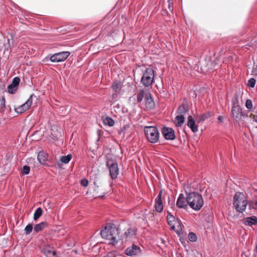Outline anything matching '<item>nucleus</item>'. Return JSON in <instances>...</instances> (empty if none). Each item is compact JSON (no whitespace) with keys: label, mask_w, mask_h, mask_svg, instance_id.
Masks as SVG:
<instances>
[{"label":"nucleus","mask_w":257,"mask_h":257,"mask_svg":"<svg viewBox=\"0 0 257 257\" xmlns=\"http://www.w3.org/2000/svg\"><path fill=\"white\" fill-rule=\"evenodd\" d=\"M119 231L114 226V224H109L100 231V234L103 238L109 240V244L112 245H115L119 239Z\"/></svg>","instance_id":"nucleus-1"},{"label":"nucleus","mask_w":257,"mask_h":257,"mask_svg":"<svg viewBox=\"0 0 257 257\" xmlns=\"http://www.w3.org/2000/svg\"><path fill=\"white\" fill-rule=\"evenodd\" d=\"M233 205L238 212H244L248 205V201L245 195L240 192H236L233 198Z\"/></svg>","instance_id":"nucleus-2"},{"label":"nucleus","mask_w":257,"mask_h":257,"mask_svg":"<svg viewBox=\"0 0 257 257\" xmlns=\"http://www.w3.org/2000/svg\"><path fill=\"white\" fill-rule=\"evenodd\" d=\"M187 201L189 206L196 211L199 210L204 204V201L201 195L195 192L187 194Z\"/></svg>","instance_id":"nucleus-3"},{"label":"nucleus","mask_w":257,"mask_h":257,"mask_svg":"<svg viewBox=\"0 0 257 257\" xmlns=\"http://www.w3.org/2000/svg\"><path fill=\"white\" fill-rule=\"evenodd\" d=\"M144 132L146 138L149 142L155 144L159 141L160 133L155 126H146L144 127Z\"/></svg>","instance_id":"nucleus-4"},{"label":"nucleus","mask_w":257,"mask_h":257,"mask_svg":"<svg viewBox=\"0 0 257 257\" xmlns=\"http://www.w3.org/2000/svg\"><path fill=\"white\" fill-rule=\"evenodd\" d=\"M155 71L151 67L147 68L143 73L141 83L145 87H149L153 82Z\"/></svg>","instance_id":"nucleus-5"},{"label":"nucleus","mask_w":257,"mask_h":257,"mask_svg":"<svg viewBox=\"0 0 257 257\" xmlns=\"http://www.w3.org/2000/svg\"><path fill=\"white\" fill-rule=\"evenodd\" d=\"M106 166L109 169L111 178L113 180L115 179L119 174V169L117 162L115 161L108 160L106 162Z\"/></svg>","instance_id":"nucleus-6"},{"label":"nucleus","mask_w":257,"mask_h":257,"mask_svg":"<svg viewBox=\"0 0 257 257\" xmlns=\"http://www.w3.org/2000/svg\"><path fill=\"white\" fill-rule=\"evenodd\" d=\"M69 55L70 52L69 51H63L50 56L49 59L52 62H61L64 61Z\"/></svg>","instance_id":"nucleus-7"},{"label":"nucleus","mask_w":257,"mask_h":257,"mask_svg":"<svg viewBox=\"0 0 257 257\" xmlns=\"http://www.w3.org/2000/svg\"><path fill=\"white\" fill-rule=\"evenodd\" d=\"M231 114L233 119L236 121L240 120L243 116L242 109L237 102L233 101V102L231 108Z\"/></svg>","instance_id":"nucleus-8"},{"label":"nucleus","mask_w":257,"mask_h":257,"mask_svg":"<svg viewBox=\"0 0 257 257\" xmlns=\"http://www.w3.org/2000/svg\"><path fill=\"white\" fill-rule=\"evenodd\" d=\"M168 223L170 227L175 231L178 230L180 228V223L178 219L175 216L172 215L169 212H168L167 216Z\"/></svg>","instance_id":"nucleus-9"},{"label":"nucleus","mask_w":257,"mask_h":257,"mask_svg":"<svg viewBox=\"0 0 257 257\" xmlns=\"http://www.w3.org/2000/svg\"><path fill=\"white\" fill-rule=\"evenodd\" d=\"M33 95H31L27 101L20 106L15 108L17 113L21 114L27 110L31 106L33 101Z\"/></svg>","instance_id":"nucleus-10"},{"label":"nucleus","mask_w":257,"mask_h":257,"mask_svg":"<svg viewBox=\"0 0 257 257\" xmlns=\"http://www.w3.org/2000/svg\"><path fill=\"white\" fill-rule=\"evenodd\" d=\"M162 134L167 140H173L175 139L174 131L171 127H163L162 129Z\"/></svg>","instance_id":"nucleus-11"},{"label":"nucleus","mask_w":257,"mask_h":257,"mask_svg":"<svg viewBox=\"0 0 257 257\" xmlns=\"http://www.w3.org/2000/svg\"><path fill=\"white\" fill-rule=\"evenodd\" d=\"M125 253L129 256L139 255L141 254V249L137 245L133 244L126 249Z\"/></svg>","instance_id":"nucleus-12"},{"label":"nucleus","mask_w":257,"mask_h":257,"mask_svg":"<svg viewBox=\"0 0 257 257\" xmlns=\"http://www.w3.org/2000/svg\"><path fill=\"white\" fill-rule=\"evenodd\" d=\"M20 82V79L18 77H15L12 83L8 87V91L11 94H15L18 88Z\"/></svg>","instance_id":"nucleus-13"},{"label":"nucleus","mask_w":257,"mask_h":257,"mask_svg":"<svg viewBox=\"0 0 257 257\" xmlns=\"http://www.w3.org/2000/svg\"><path fill=\"white\" fill-rule=\"evenodd\" d=\"M176 204L178 208L187 209L188 205H189L187 201V197H185L183 194H180L177 200Z\"/></svg>","instance_id":"nucleus-14"},{"label":"nucleus","mask_w":257,"mask_h":257,"mask_svg":"<svg viewBox=\"0 0 257 257\" xmlns=\"http://www.w3.org/2000/svg\"><path fill=\"white\" fill-rule=\"evenodd\" d=\"M162 191H160L155 200V203L154 207L155 208L156 211L159 213L162 212L164 208L163 201L162 200Z\"/></svg>","instance_id":"nucleus-15"},{"label":"nucleus","mask_w":257,"mask_h":257,"mask_svg":"<svg viewBox=\"0 0 257 257\" xmlns=\"http://www.w3.org/2000/svg\"><path fill=\"white\" fill-rule=\"evenodd\" d=\"M145 106L148 109H152L155 107V103L150 93L147 92L145 98Z\"/></svg>","instance_id":"nucleus-16"},{"label":"nucleus","mask_w":257,"mask_h":257,"mask_svg":"<svg viewBox=\"0 0 257 257\" xmlns=\"http://www.w3.org/2000/svg\"><path fill=\"white\" fill-rule=\"evenodd\" d=\"M42 251L47 257H55L56 251L50 245H46L42 250Z\"/></svg>","instance_id":"nucleus-17"},{"label":"nucleus","mask_w":257,"mask_h":257,"mask_svg":"<svg viewBox=\"0 0 257 257\" xmlns=\"http://www.w3.org/2000/svg\"><path fill=\"white\" fill-rule=\"evenodd\" d=\"M242 222L245 225L252 226L257 224V217L255 216L247 217L242 219Z\"/></svg>","instance_id":"nucleus-18"},{"label":"nucleus","mask_w":257,"mask_h":257,"mask_svg":"<svg viewBox=\"0 0 257 257\" xmlns=\"http://www.w3.org/2000/svg\"><path fill=\"white\" fill-rule=\"evenodd\" d=\"M188 122L187 125L188 126L191 128L192 131L193 133H196L198 131V126L196 124V122L195 120L193 119L191 115H190L188 117Z\"/></svg>","instance_id":"nucleus-19"},{"label":"nucleus","mask_w":257,"mask_h":257,"mask_svg":"<svg viewBox=\"0 0 257 257\" xmlns=\"http://www.w3.org/2000/svg\"><path fill=\"white\" fill-rule=\"evenodd\" d=\"M147 91H145L143 89H140L136 94L137 102L139 103L142 101L144 97L145 98L146 93Z\"/></svg>","instance_id":"nucleus-20"},{"label":"nucleus","mask_w":257,"mask_h":257,"mask_svg":"<svg viewBox=\"0 0 257 257\" xmlns=\"http://www.w3.org/2000/svg\"><path fill=\"white\" fill-rule=\"evenodd\" d=\"M37 159L41 164H44L47 159V157L44 152H40L38 154Z\"/></svg>","instance_id":"nucleus-21"},{"label":"nucleus","mask_w":257,"mask_h":257,"mask_svg":"<svg viewBox=\"0 0 257 257\" xmlns=\"http://www.w3.org/2000/svg\"><path fill=\"white\" fill-rule=\"evenodd\" d=\"M184 117L183 115H178L175 117V121L176 125L178 126H180L184 122Z\"/></svg>","instance_id":"nucleus-22"},{"label":"nucleus","mask_w":257,"mask_h":257,"mask_svg":"<svg viewBox=\"0 0 257 257\" xmlns=\"http://www.w3.org/2000/svg\"><path fill=\"white\" fill-rule=\"evenodd\" d=\"M211 116V112H207L204 114L199 115L198 117L197 121L198 122H202L206 120L207 118L210 117Z\"/></svg>","instance_id":"nucleus-23"},{"label":"nucleus","mask_w":257,"mask_h":257,"mask_svg":"<svg viewBox=\"0 0 257 257\" xmlns=\"http://www.w3.org/2000/svg\"><path fill=\"white\" fill-rule=\"evenodd\" d=\"M136 230L135 228H129L125 232L124 235L126 238H130L136 235Z\"/></svg>","instance_id":"nucleus-24"},{"label":"nucleus","mask_w":257,"mask_h":257,"mask_svg":"<svg viewBox=\"0 0 257 257\" xmlns=\"http://www.w3.org/2000/svg\"><path fill=\"white\" fill-rule=\"evenodd\" d=\"M111 88L112 89L113 91H114V93H113V95H116L119 93L121 89V87L117 82H115L112 84Z\"/></svg>","instance_id":"nucleus-25"},{"label":"nucleus","mask_w":257,"mask_h":257,"mask_svg":"<svg viewBox=\"0 0 257 257\" xmlns=\"http://www.w3.org/2000/svg\"><path fill=\"white\" fill-rule=\"evenodd\" d=\"M46 222H42L39 224H37L34 226V230L36 232H38L41 231L43 229L45 228L46 226Z\"/></svg>","instance_id":"nucleus-26"},{"label":"nucleus","mask_w":257,"mask_h":257,"mask_svg":"<svg viewBox=\"0 0 257 257\" xmlns=\"http://www.w3.org/2000/svg\"><path fill=\"white\" fill-rule=\"evenodd\" d=\"M188 110L187 107L184 104L180 105L177 110V112L179 115H184Z\"/></svg>","instance_id":"nucleus-27"},{"label":"nucleus","mask_w":257,"mask_h":257,"mask_svg":"<svg viewBox=\"0 0 257 257\" xmlns=\"http://www.w3.org/2000/svg\"><path fill=\"white\" fill-rule=\"evenodd\" d=\"M248 206L250 210H257V200H252L248 202Z\"/></svg>","instance_id":"nucleus-28"},{"label":"nucleus","mask_w":257,"mask_h":257,"mask_svg":"<svg viewBox=\"0 0 257 257\" xmlns=\"http://www.w3.org/2000/svg\"><path fill=\"white\" fill-rule=\"evenodd\" d=\"M103 122L104 124L108 125L110 126H113L114 123V121L112 118L109 117H106L103 119Z\"/></svg>","instance_id":"nucleus-29"},{"label":"nucleus","mask_w":257,"mask_h":257,"mask_svg":"<svg viewBox=\"0 0 257 257\" xmlns=\"http://www.w3.org/2000/svg\"><path fill=\"white\" fill-rule=\"evenodd\" d=\"M43 210L41 208H38L34 212V219L37 220L42 214Z\"/></svg>","instance_id":"nucleus-30"},{"label":"nucleus","mask_w":257,"mask_h":257,"mask_svg":"<svg viewBox=\"0 0 257 257\" xmlns=\"http://www.w3.org/2000/svg\"><path fill=\"white\" fill-rule=\"evenodd\" d=\"M71 155H68L67 156H62L60 161L64 164H67L71 160Z\"/></svg>","instance_id":"nucleus-31"},{"label":"nucleus","mask_w":257,"mask_h":257,"mask_svg":"<svg viewBox=\"0 0 257 257\" xmlns=\"http://www.w3.org/2000/svg\"><path fill=\"white\" fill-rule=\"evenodd\" d=\"M33 230V225L32 224H29L27 225L24 229L25 233L26 235L29 234Z\"/></svg>","instance_id":"nucleus-32"},{"label":"nucleus","mask_w":257,"mask_h":257,"mask_svg":"<svg viewBox=\"0 0 257 257\" xmlns=\"http://www.w3.org/2000/svg\"><path fill=\"white\" fill-rule=\"evenodd\" d=\"M188 238L190 241L195 242L197 240V236L193 232H190L188 234Z\"/></svg>","instance_id":"nucleus-33"},{"label":"nucleus","mask_w":257,"mask_h":257,"mask_svg":"<svg viewBox=\"0 0 257 257\" xmlns=\"http://www.w3.org/2000/svg\"><path fill=\"white\" fill-rule=\"evenodd\" d=\"M255 83L256 80L253 78H251L248 80L247 85L249 87L253 88L255 86Z\"/></svg>","instance_id":"nucleus-34"},{"label":"nucleus","mask_w":257,"mask_h":257,"mask_svg":"<svg viewBox=\"0 0 257 257\" xmlns=\"http://www.w3.org/2000/svg\"><path fill=\"white\" fill-rule=\"evenodd\" d=\"M5 99L3 96H0V110L6 107Z\"/></svg>","instance_id":"nucleus-35"},{"label":"nucleus","mask_w":257,"mask_h":257,"mask_svg":"<svg viewBox=\"0 0 257 257\" xmlns=\"http://www.w3.org/2000/svg\"><path fill=\"white\" fill-rule=\"evenodd\" d=\"M30 170V167L28 166H24L22 169V173L24 175H27L29 173Z\"/></svg>","instance_id":"nucleus-36"},{"label":"nucleus","mask_w":257,"mask_h":257,"mask_svg":"<svg viewBox=\"0 0 257 257\" xmlns=\"http://www.w3.org/2000/svg\"><path fill=\"white\" fill-rule=\"evenodd\" d=\"M245 107L249 109H250L252 107V103L250 99H247L245 102Z\"/></svg>","instance_id":"nucleus-37"},{"label":"nucleus","mask_w":257,"mask_h":257,"mask_svg":"<svg viewBox=\"0 0 257 257\" xmlns=\"http://www.w3.org/2000/svg\"><path fill=\"white\" fill-rule=\"evenodd\" d=\"M81 185L84 187H87L88 185V181L86 179H83L81 181Z\"/></svg>","instance_id":"nucleus-38"},{"label":"nucleus","mask_w":257,"mask_h":257,"mask_svg":"<svg viewBox=\"0 0 257 257\" xmlns=\"http://www.w3.org/2000/svg\"><path fill=\"white\" fill-rule=\"evenodd\" d=\"M168 8L169 9V10L171 11H173V9L172 8V5H173L171 2H170V0H168Z\"/></svg>","instance_id":"nucleus-39"},{"label":"nucleus","mask_w":257,"mask_h":257,"mask_svg":"<svg viewBox=\"0 0 257 257\" xmlns=\"http://www.w3.org/2000/svg\"><path fill=\"white\" fill-rule=\"evenodd\" d=\"M224 117L222 116H219L218 117V119L219 122H223Z\"/></svg>","instance_id":"nucleus-40"},{"label":"nucleus","mask_w":257,"mask_h":257,"mask_svg":"<svg viewBox=\"0 0 257 257\" xmlns=\"http://www.w3.org/2000/svg\"><path fill=\"white\" fill-rule=\"evenodd\" d=\"M253 120L257 122V114H254L253 115Z\"/></svg>","instance_id":"nucleus-41"},{"label":"nucleus","mask_w":257,"mask_h":257,"mask_svg":"<svg viewBox=\"0 0 257 257\" xmlns=\"http://www.w3.org/2000/svg\"><path fill=\"white\" fill-rule=\"evenodd\" d=\"M94 184L96 186H97V187H99V186L97 185V182L96 181H95L94 182Z\"/></svg>","instance_id":"nucleus-42"},{"label":"nucleus","mask_w":257,"mask_h":257,"mask_svg":"<svg viewBox=\"0 0 257 257\" xmlns=\"http://www.w3.org/2000/svg\"><path fill=\"white\" fill-rule=\"evenodd\" d=\"M254 113H255V114H257V108H254Z\"/></svg>","instance_id":"nucleus-43"},{"label":"nucleus","mask_w":257,"mask_h":257,"mask_svg":"<svg viewBox=\"0 0 257 257\" xmlns=\"http://www.w3.org/2000/svg\"><path fill=\"white\" fill-rule=\"evenodd\" d=\"M213 68V67L211 66V67H209L208 69H212Z\"/></svg>","instance_id":"nucleus-44"}]
</instances>
